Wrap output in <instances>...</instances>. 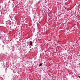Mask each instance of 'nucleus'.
<instances>
[{
    "label": "nucleus",
    "mask_w": 80,
    "mask_h": 80,
    "mask_svg": "<svg viewBox=\"0 0 80 80\" xmlns=\"http://www.w3.org/2000/svg\"><path fill=\"white\" fill-rule=\"evenodd\" d=\"M29 43H30V45H33V44L32 43V41H30L29 42Z\"/></svg>",
    "instance_id": "1"
},
{
    "label": "nucleus",
    "mask_w": 80,
    "mask_h": 80,
    "mask_svg": "<svg viewBox=\"0 0 80 80\" xmlns=\"http://www.w3.org/2000/svg\"><path fill=\"white\" fill-rule=\"evenodd\" d=\"M71 32L73 33V32H74V31L73 30H72L71 31Z\"/></svg>",
    "instance_id": "2"
},
{
    "label": "nucleus",
    "mask_w": 80,
    "mask_h": 80,
    "mask_svg": "<svg viewBox=\"0 0 80 80\" xmlns=\"http://www.w3.org/2000/svg\"><path fill=\"white\" fill-rule=\"evenodd\" d=\"M42 64L40 63V66H42Z\"/></svg>",
    "instance_id": "3"
},
{
    "label": "nucleus",
    "mask_w": 80,
    "mask_h": 80,
    "mask_svg": "<svg viewBox=\"0 0 80 80\" xmlns=\"http://www.w3.org/2000/svg\"><path fill=\"white\" fill-rule=\"evenodd\" d=\"M39 66H40V64H39Z\"/></svg>",
    "instance_id": "4"
},
{
    "label": "nucleus",
    "mask_w": 80,
    "mask_h": 80,
    "mask_svg": "<svg viewBox=\"0 0 80 80\" xmlns=\"http://www.w3.org/2000/svg\"><path fill=\"white\" fill-rule=\"evenodd\" d=\"M79 3H80V2H79Z\"/></svg>",
    "instance_id": "5"
}]
</instances>
